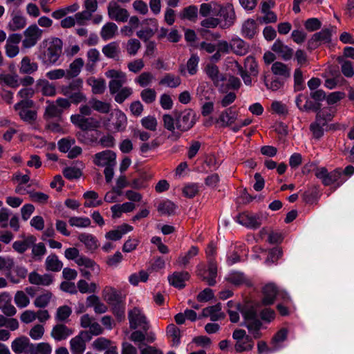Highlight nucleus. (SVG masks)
Returning a JSON list of instances; mask_svg holds the SVG:
<instances>
[{
    "mask_svg": "<svg viewBox=\"0 0 354 354\" xmlns=\"http://www.w3.org/2000/svg\"><path fill=\"white\" fill-rule=\"evenodd\" d=\"M216 14L221 21L220 28H228L236 21V14L232 4L220 5L216 3H204L200 6L199 15L203 17Z\"/></svg>",
    "mask_w": 354,
    "mask_h": 354,
    "instance_id": "nucleus-1",
    "label": "nucleus"
},
{
    "mask_svg": "<svg viewBox=\"0 0 354 354\" xmlns=\"http://www.w3.org/2000/svg\"><path fill=\"white\" fill-rule=\"evenodd\" d=\"M62 41L57 38L45 39L41 44V59L47 64H55L62 52Z\"/></svg>",
    "mask_w": 354,
    "mask_h": 354,
    "instance_id": "nucleus-2",
    "label": "nucleus"
},
{
    "mask_svg": "<svg viewBox=\"0 0 354 354\" xmlns=\"http://www.w3.org/2000/svg\"><path fill=\"white\" fill-rule=\"evenodd\" d=\"M314 174L324 186H330L334 189L342 186L347 180L342 176L340 168L328 171L326 167H317L314 170Z\"/></svg>",
    "mask_w": 354,
    "mask_h": 354,
    "instance_id": "nucleus-3",
    "label": "nucleus"
},
{
    "mask_svg": "<svg viewBox=\"0 0 354 354\" xmlns=\"http://www.w3.org/2000/svg\"><path fill=\"white\" fill-rule=\"evenodd\" d=\"M64 257L68 260H73L79 267H84L92 271L100 272V266L93 259L80 254L76 248H68L64 252Z\"/></svg>",
    "mask_w": 354,
    "mask_h": 354,
    "instance_id": "nucleus-4",
    "label": "nucleus"
},
{
    "mask_svg": "<svg viewBox=\"0 0 354 354\" xmlns=\"http://www.w3.org/2000/svg\"><path fill=\"white\" fill-rule=\"evenodd\" d=\"M235 340L234 349L237 353L251 351L254 347V341L243 329H236L232 333Z\"/></svg>",
    "mask_w": 354,
    "mask_h": 354,
    "instance_id": "nucleus-5",
    "label": "nucleus"
},
{
    "mask_svg": "<svg viewBox=\"0 0 354 354\" xmlns=\"http://www.w3.org/2000/svg\"><path fill=\"white\" fill-rule=\"evenodd\" d=\"M243 317L244 319V325L248 328L253 337L258 339L261 336L260 329L261 328V322L257 319L255 311L250 308L249 310L243 311Z\"/></svg>",
    "mask_w": 354,
    "mask_h": 354,
    "instance_id": "nucleus-6",
    "label": "nucleus"
},
{
    "mask_svg": "<svg viewBox=\"0 0 354 354\" xmlns=\"http://www.w3.org/2000/svg\"><path fill=\"white\" fill-rule=\"evenodd\" d=\"M106 129L114 132L124 131L127 125V118L120 109H114L110 114Z\"/></svg>",
    "mask_w": 354,
    "mask_h": 354,
    "instance_id": "nucleus-7",
    "label": "nucleus"
},
{
    "mask_svg": "<svg viewBox=\"0 0 354 354\" xmlns=\"http://www.w3.org/2000/svg\"><path fill=\"white\" fill-rule=\"evenodd\" d=\"M105 75L107 78L111 79L109 82V88L111 95L116 93L127 82L126 73L120 70H109L105 73Z\"/></svg>",
    "mask_w": 354,
    "mask_h": 354,
    "instance_id": "nucleus-8",
    "label": "nucleus"
},
{
    "mask_svg": "<svg viewBox=\"0 0 354 354\" xmlns=\"http://www.w3.org/2000/svg\"><path fill=\"white\" fill-rule=\"evenodd\" d=\"M130 328L136 329L140 328L144 330L149 329V324L142 310L138 307H134L128 313Z\"/></svg>",
    "mask_w": 354,
    "mask_h": 354,
    "instance_id": "nucleus-9",
    "label": "nucleus"
},
{
    "mask_svg": "<svg viewBox=\"0 0 354 354\" xmlns=\"http://www.w3.org/2000/svg\"><path fill=\"white\" fill-rule=\"evenodd\" d=\"M196 121L195 113L191 109H185L176 119V129L180 132L187 131L192 128Z\"/></svg>",
    "mask_w": 354,
    "mask_h": 354,
    "instance_id": "nucleus-10",
    "label": "nucleus"
},
{
    "mask_svg": "<svg viewBox=\"0 0 354 354\" xmlns=\"http://www.w3.org/2000/svg\"><path fill=\"white\" fill-rule=\"evenodd\" d=\"M43 30L36 24L29 26L24 32L22 46L25 48L33 47L41 37Z\"/></svg>",
    "mask_w": 354,
    "mask_h": 354,
    "instance_id": "nucleus-11",
    "label": "nucleus"
},
{
    "mask_svg": "<svg viewBox=\"0 0 354 354\" xmlns=\"http://www.w3.org/2000/svg\"><path fill=\"white\" fill-rule=\"evenodd\" d=\"M71 122L83 131H93L100 127V122L94 118H85L80 114L71 116Z\"/></svg>",
    "mask_w": 354,
    "mask_h": 354,
    "instance_id": "nucleus-12",
    "label": "nucleus"
},
{
    "mask_svg": "<svg viewBox=\"0 0 354 354\" xmlns=\"http://www.w3.org/2000/svg\"><path fill=\"white\" fill-rule=\"evenodd\" d=\"M93 162L95 165L101 167L115 166L116 153L111 150H104L96 153L93 156Z\"/></svg>",
    "mask_w": 354,
    "mask_h": 354,
    "instance_id": "nucleus-13",
    "label": "nucleus"
},
{
    "mask_svg": "<svg viewBox=\"0 0 354 354\" xmlns=\"http://www.w3.org/2000/svg\"><path fill=\"white\" fill-rule=\"evenodd\" d=\"M32 104V100H21L15 105V109L18 112L21 119L25 122H31L37 118V113L29 109Z\"/></svg>",
    "mask_w": 354,
    "mask_h": 354,
    "instance_id": "nucleus-14",
    "label": "nucleus"
},
{
    "mask_svg": "<svg viewBox=\"0 0 354 354\" xmlns=\"http://www.w3.org/2000/svg\"><path fill=\"white\" fill-rule=\"evenodd\" d=\"M205 72L208 77L213 82L214 86L219 87V91L224 93L225 88L223 84L226 80V77L225 75L220 73L218 67L214 64H208L205 68Z\"/></svg>",
    "mask_w": 354,
    "mask_h": 354,
    "instance_id": "nucleus-15",
    "label": "nucleus"
},
{
    "mask_svg": "<svg viewBox=\"0 0 354 354\" xmlns=\"http://www.w3.org/2000/svg\"><path fill=\"white\" fill-rule=\"evenodd\" d=\"M107 12L111 19L120 22H126L129 16L128 11L115 1L109 3Z\"/></svg>",
    "mask_w": 354,
    "mask_h": 354,
    "instance_id": "nucleus-16",
    "label": "nucleus"
},
{
    "mask_svg": "<svg viewBox=\"0 0 354 354\" xmlns=\"http://www.w3.org/2000/svg\"><path fill=\"white\" fill-rule=\"evenodd\" d=\"M32 344L27 337L21 336L13 340L11 348L17 354H31Z\"/></svg>",
    "mask_w": 354,
    "mask_h": 354,
    "instance_id": "nucleus-17",
    "label": "nucleus"
},
{
    "mask_svg": "<svg viewBox=\"0 0 354 354\" xmlns=\"http://www.w3.org/2000/svg\"><path fill=\"white\" fill-rule=\"evenodd\" d=\"M263 297L262 299V303L264 305H270L273 304L274 299L277 295H282V297L285 300H288L289 297L286 293H281L277 288L274 284L268 283L263 289Z\"/></svg>",
    "mask_w": 354,
    "mask_h": 354,
    "instance_id": "nucleus-18",
    "label": "nucleus"
},
{
    "mask_svg": "<svg viewBox=\"0 0 354 354\" xmlns=\"http://www.w3.org/2000/svg\"><path fill=\"white\" fill-rule=\"evenodd\" d=\"M21 40V36L19 34L13 33L9 35L5 46L6 54L10 57H16L19 53L18 44Z\"/></svg>",
    "mask_w": 354,
    "mask_h": 354,
    "instance_id": "nucleus-19",
    "label": "nucleus"
},
{
    "mask_svg": "<svg viewBox=\"0 0 354 354\" xmlns=\"http://www.w3.org/2000/svg\"><path fill=\"white\" fill-rule=\"evenodd\" d=\"M133 230V226L127 223H122L117 226L115 229L107 232L104 237L106 240L117 241L120 240L124 234L131 232Z\"/></svg>",
    "mask_w": 354,
    "mask_h": 354,
    "instance_id": "nucleus-20",
    "label": "nucleus"
},
{
    "mask_svg": "<svg viewBox=\"0 0 354 354\" xmlns=\"http://www.w3.org/2000/svg\"><path fill=\"white\" fill-rule=\"evenodd\" d=\"M227 306L230 319L233 323L239 322L240 313L243 315V310H249V309H250V307L248 306L241 305L232 300L227 302Z\"/></svg>",
    "mask_w": 354,
    "mask_h": 354,
    "instance_id": "nucleus-21",
    "label": "nucleus"
},
{
    "mask_svg": "<svg viewBox=\"0 0 354 354\" xmlns=\"http://www.w3.org/2000/svg\"><path fill=\"white\" fill-rule=\"evenodd\" d=\"M237 117L238 113L232 107L227 108L220 113L216 122L222 127H230L235 122Z\"/></svg>",
    "mask_w": 354,
    "mask_h": 354,
    "instance_id": "nucleus-22",
    "label": "nucleus"
},
{
    "mask_svg": "<svg viewBox=\"0 0 354 354\" xmlns=\"http://www.w3.org/2000/svg\"><path fill=\"white\" fill-rule=\"evenodd\" d=\"M198 274L203 280L207 281L209 286H214L216 283V277L217 276V266L216 263L209 260L207 270H199Z\"/></svg>",
    "mask_w": 354,
    "mask_h": 354,
    "instance_id": "nucleus-23",
    "label": "nucleus"
},
{
    "mask_svg": "<svg viewBox=\"0 0 354 354\" xmlns=\"http://www.w3.org/2000/svg\"><path fill=\"white\" fill-rule=\"evenodd\" d=\"M11 301L12 297L8 292L0 294V310L8 317L14 316L17 313V310Z\"/></svg>",
    "mask_w": 354,
    "mask_h": 354,
    "instance_id": "nucleus-24",
    "label": "nucleus"
},
{
    "mask_svg": "<svg viewBox=\"0 0 354 354\" xmlns=\"http://www.w3.org/2000/svg\"><path fill=\"white\" fill-rule=\"evenodd\" d=\"M74 333L73 329L63 324H58L53 326L50 335L57 342L67 339Z\"/></svg>",
    "mask_w": 354,
    "mask_h": 354,
    "instance_id": "nucleus-25",
    "label": "nucleus"
},
{
    "mask_svg": "<svg viewBox=\"0 0 354 354\" xmlns=\"http://www.w3.org/2000/svg\"><path fill=\"white\" fill-rule=\"evenodd\" d=\"M28 281L32 285L48 286L53 282V277L50 274H40L32 271L28 275Z\"/></svg>",
    "mask_w": 354,
    "mask_h": 354,
    "instance_id": "nucleus-26",
    "label": "nucleus"
},
{
    "mask_svg": "<svg viewBox=\"0 0 354 354\" xmlns=\"http://www.w3.org/2000/svg\"><path fill=\"white\" fill-rule=\"evenodd\" d=\"M77 239L79 241L81 242L90 252L95 251L100 245V243L97 237L91 233H80Z\"/></svg>",
    "mask_w": 354,
    "mask_h": 354,
    "instance_id": "nucleus-27",
    "label": "nucleus"
},
{
    "mask_svg": "<svg viewBox=\"0 0 354 354\" xmlns=\"http://www.w3.org/2000/svg\"><path fill=\"white\" fill-rule=\"evenodd\" d=\"M331 32L328 29H324L314 34L308 41V46L310 48H317L321 43H328L330 41Z\"/></svg>",
    "mask_w": 354,
    "mask_h": 354,
    "instance_id": "nucleus-28",
    "label": "nucleus"
},
{
    "mask_svg": "<svg viewBox=\"0 0 354 354\" xmlns=\"http://www.w3.org/2000/svg\"><path fill=\"white\" fill-rule=\"evenodd\" d=\"M27 24L26 18L20 12H13L7 28L11 31L23 29Z\"/></svg>",
    "mask_w": 354,
    "mask_h": 354,
    "instance_id": "nucleus-29",
    "label": "nucleus"
},
{
    "mask_svg": "<svg viewBox=\"0 0 354 354\" xmlns=\"http://www.w3.org/2000/svg\"><path fill=\"white\" fill-rule=\"evenodd\" d=\"M86 334L87 332H81L70 340V349L72 354L84 353L86 350V342L84 340L83 335Z\"/></svg>",
    "mask_w": 354,
    "mask_h": 354,
    "instance_id": "nucleus-30",
    "label": "nucleus"
},
{
    "mask_svg": "<svg viewBox=\"0 0 354 354\" xmlns=\"http://www.w3.org/2000/svg\"><path fill=\"white\" fill-rule=\"evenodd\" d=\"M237 222L242 225L250 228H257L260 226L261 222L258 217L248 212H243L237 216Z\"/></svg>",
    "mask_w": 354,
    "mask_h": 354,
    "instance_id": "nucleus-31",
    "label": "nucleus"
},
{
    "mask_svg": "<svg viewBox=\"0 0 354 354\" xmlns=\"http://www.w3.org/2000/svg\"><path fill=\"white\" fill-rule=\"evenodd\" d=\"M272 50L286 61L290 59L294 53L291 48L285 45L280 40L275 41L272 46Z\"/></svg>",
    "mask_w": 354,
    "mask_h": 354,
    "instance_id": "nucleus-32",
    "label": "nucleus"
},
{
    "mask_svg": "<svg viewBox=\"0 0 354 354\" xmlns=\"http://www.w3.org/2000/svg\"><path fill=\"white\" fill-rule=\"evenodd\" d=\"M146 24L150 25L151 28H145L137 32V36L144 41H148L158 30V22L155 19H147Z\"/></svg>",
    "mask_w": 354,
    "mask_h": 354,
    "instance_id": "nucleus-33",
    "label": "nucleus"
},
{
    "mask_svg": "<svg viewBox=\"0 0 354 354\" xmlns=\"http://www.w3.org/2000/svg\"><path fill=\"white\" fill-rule=\"evenodd\" d=\"M189 279V274L187 272H175L168 277V281L170 285L183 288L185 286V281Z\"/></svg>",
    "mask_w": 354,
    "mask_h": 354,
    "instance_id": "nucleus-34",
    "label": "nucleus"
},
{
    "mask_svg": "<svg viewBox=\"0 0 354 354\" xmlns=\"http://www.w3.org/2000/svg\"><path fill=\"white\" fill-rule=\"evenodd\" d=\"M136 209V205L131 202H125L122 204H116L111 207V211L113 218H118L122 216L123 213L133 212Z\"/></svg>",
    "mask_w": 354,
    "mask_h": 354,
    "instance_id": "nucleus-35",
    "label": "nucleus"
},
{
    "mask_svg": "<svg viewBox=\"0 0 354 354\" xmlns=\"http://www.w3.org/2000/svg\"><path fill=\"white\" fill-rule=\"evenodd\" d=\"M257 32L258 25L254 19H248L243 23L241 27V34L244 37L252 39Z\"/></svg>",
    "mask_w": 354,
    "mask_h": 354,
    "instance_id": "nucleus-36",
    "label": "nucleus"
},
{
    "mask_svg": "<svg viewBox=\"0 0 354 354\" xmlns=\"http://www.w3.org/2000/svg\"><path fill=\"white\" fill-rule=\"evenodd\" d=\"M221 305L217 304L212 306H209L203 310L202 316L209 317L212 321H217L223 319L225 315L221 310Z\"/></svg>",
    "mask_w": 354,
    "mask_h": 354,
    "instance_id": "nucleus-37",
    "label": "nucleus"
},
{
    "mask_svg": "<svg viewBox=\"0 0 354 354\" xmlns=\"http://www.w3.org/2000/svg\"><path fill=\"white\" fill-rule=\"evenodd\" d=\"M88 307H93L95 313L102 314L107 311V306L101 301L99 297L95 295L88 296L86 298Z\"/></svg>",
    "mask_w": 354,
    "mask_h": 354,
    "instance_id": "nucleus-38",
    "label": "nucleus"
},
{
    "mask_svg": "<svg viewBox=\"0 0 354 354\" xmlns=\"http://www.w3.org/2000/svg\"><path fill=\"white\" fill-rule=\"evenodd\" d=\"M271 71L274 75L279 76L283 80L290 77V68L281 62L273 63L271 66Z\"/></svg>",
    "mask_w": 354,
    "mask_h": 354,
    "instance_id": "nucleus-39",
    "label": "nucleus"
},
{
    "mask_svg": "<svg viewBox=\"0 0 354 354\" xmlns=\"http://www.w3.org/2000/svg\"><path fill=\"white\" fill-rule=\"evenodd\" d=\"M62 267L63 263L55 254H50L46 257L45 261L46 270L59 272L62 270Z\"/></svg>",
    "mask_w": 354,
    "mask_h": 354,
    "instance_id": "nucleus-40",
    "label": "nucleus"
},
{
    "mask_svg": "<svg viewBox=\"0 0 354 354\" xmlns=\"http://www.w3.org/2000/svg\"><path fill=\"white\" fill-rule=\"evenodd\" d=\"M198 247L192 246L187 252L181 254L178 257L176 263L180 267H186L189 263L190 260L198 255Z\"/></svg>",
    "mask_w": 354,
    "mask_h": 354,
    "instance_id": "nucleus-41",
    "label": "nucleus"
},
{
    "mask_svg": "<svg viewBox=\"0 0 354 354\" xmlns=\"http://www.w3.org/2000/svg\"><path fill=\"white\" fill-rule=\"evenodd\" d=\"M36 238L34 236H29L23 241H16L12 244L13 249L18 253L25 252L35 242Z\"/></svg>",
    "mask_w": 354,
    "mask_h": 354,
    "instance_id": "nucleus-42",
    "label": "nucleus"
},
{
    "mask_svg": "<svg viewBox=\"0 0 354 354\" xmlns=\"http://www.w3.org/2000/svg\"><path fill=\"white\" fill-rule=\"evenodd\" d=\"M230 46L232 51L239 55L246 54L248 49V46L246 43L238 37L232 39L230 41Z\"/></svg>",
    "mask_w": 354,
    "mask_h": 354,
    "instance_id": "nucleus-43",
    "label": "nucleus"
},
{
    "mask_svg": "<svg viewBox=\"0 0 354 354\" xmlns=\"http://www.w3.org/2000/svg\"><path fill=\"white\" fill-rule=\"evenodd\" d=\"M118 28L113 22H107L100 30V36L104 40H109L113 38L117 33Z\"/></svg>",
    "mask_w": 354,
    "mask_h": 354,
    "instance_id": "nucleus-44",
    "label": "nucleus"
},
{
    "mask_svg": "<svg viewBox=\"0 0 354 354\" xmlns=\"http://www.w3.org/2000/svg\"><path fill=\"white\" fill-rule=\"evenodd\" d=\"M38 69V64L32 62L30 59L26 56L24 57L21 62V66L19 68V71L22 74H32L37 71Z\"/></svg>",
    "mask_w": 354,
    "mask_h": 354,
    "instance_id": "nucleus-45",
    "label": "nucleus"
},
{
    "mask_svg": "<svg viewBox=\"0 0 354 354\" xmlns=\"http://www.w3.org/2000/svg\"><path fill=\"white\" fill-rule=\"evenodd\" d=\"M181 83V79L179 76L171 73H167L163 76L159 82V84L169 88H176Z\"/></svg>",
    "mask_w": 354,
    "mask_h": 354,
    "instance_id": "nucleus-46",
    "label": "nucleus"
},
{
    "mask_svg": "<svg viewBox=\"0 0 354 354\" xmlns=\"http://www.w3.org/2000/svg\"><path fill=\"white\" fill-rule=\"evenodd\" d=\"M87 84L91 86L94 94H102L106 88V82L103 79L91 77L87 80Z\"/></svg>",
    "mask_w": 354,
    "mask_h": 354,
    "instance_id": "nucleus-47",
    "label": "nucleus"
},
{
    "mask_svg": "<svg viewBox=\"0 0 354 354\" xmlns=\"http://www.w3.org/2000/svg\"><path fill=\"white\" fill-rule=\"evenodd\" d=\"M83 196L86 200L84 203L86 207H95L102 204V201L98 200V194L94 191H88Z\"/></svg>",
    "mask_w": 354,
    "mask_h": 354,
    "instance_id": "nucleus-48",
    "label": "nucleus"
},
{
    "mask_svg": "<svg viewBox=\"0 0 354 354\" xmlns=\"http://www.w3.org/2000/svg\"><path fill=\"white\" fill-rule=\"evenodd\" d=\"M68 223L71 227L87 228L91 227V221L86 216H71L68 219Z\"/></svg>",
    "mask_w": 354,
    "mask_h": 354,
    "instance_id": "nucleus-49",
    "label": "nucleus"
},
{
    "mask_svg": "<svg viewBox=\"0 0 354 354\" xmlns=\"http://www.w3.org/2000/svg\"><path fill=\"white\" fill-rule=\"evenodd\" d=\"M199 10L196 6H189L185 8L180 14L183 19H187L192 22H196L198 18Z\"/></svg>",
    "mask_w": 354,
    "mask_h": 354,
    "instance_id": "nucleus-50",
    "label": "nucleus"
},
{
    "mask_svg": "<svg viewBox=\"0 0 354 354\" xmlns=\"http://www.w3.org/2000/svg\"><path fill=\"white\" fill-rule=\"evenodd\" d=\"M37 86L41 88L42 94L46 96H54L56 94L55 86L48 81L44 79H39L37 81Z\"/></svg>",
    "mask_w": 354,
    "mask_h": 354,
    "instance_id": "nucleus-51",
    "label": "nucleus"
},
{
    "mask_svg": "<svg viewBox=\"0 0 354 354\" xmlns=\"http://www.w3.org/2000/svg\"><path fill=\"white\" fill-rule=\"evenodd\" d=\"M48 105L46 107L44 118L46 120H49L54 118H60L62 110L57 107V106L53 102H47Z\"/></svg>",
    "mask_w": 354,
    "mask_h": 354,
    "instance_id": "nucleus-52",
    "label": "nucleus"
},
{
    "mask_svg": "<svg viewBox=\"0 0 354 354\" xmlns=\"http://www.w3.org/2000/svg\"><path fill=\"white\" fill-rule=\"evenodd\" d=\"M162 121L164 127L173 133L172 137H175L176 140L178 139L180 137V133L175 132L176 120L173 117L169 114H165L162 116Z\"/></svg>",
    "mask_w": 354,
    "mask_h": 354,
    "instance_id": "nucleus-53",
    "label": "nucleus"
},
{
    "mask_svg": "<svg viewBox=\"0 0 354 354\" xmlns=\"http://www.w3.org/2000/svg\"><path fill=\"white\" fill-rule=\"evenodd\" d=\"M84 65L82 58L75 59L69 66V69L66 72L68 78L76 77L79 75Z\"/></svg>",
    "mask_w": 354,
    "mask_h": 354,
    "instance_id": "nucleus-54",
    "label": "nucleus"
},
{
    "mask_svg": "<svg viewBox=\"0 0 354 354\" xmlns=\"http://www.w3.org/2000/svg\"><path fill=\"white\" fill-rule=\"evenodd\" d=\"M53 294L50 291L45 290L36 297L34 300V305L37 308H45L50 303Z\"/></svg>",
    "mask_w": 354,
    "mask_h": 354,
    "instance_id": "nucleus-55",
    "label": "nucleus"
},
{
    "mask_svg": "<svg viewBox=\"0 0 354 354\" xmlns=\"http://www.w3.org/2000/svg\"><path fill=\"white\" fill-rule=\"evenodd\" d=\"M149 279V273L142 270L138 272H134L129 275V282L134 286L138 285L140 282H147Z\"/></svg>",
    "mask_w": 354,
    "mask_h": 354,
    "instance_id": "nucleus-56",
    "label": "nucleus"
},
{
    "mask_svg": "<svg viewBox=\"0 0 354 354\" xmlns=\"http://www.w3.org/2000/svg\"><path fill=\"white\" fill-rule=\"evenodd\" d=\"M167 333L169 337L171 339L173 346H178L180 344V330L176 325L174 324L168 325Z\"/></svg>",
    "mask_w": 354,
    "mask_h": 354,
    "instance_id": "nucleus-57",
    "label": "nucleus"
},
{
    "mask_svg": "<svg viewBox=\"0 0 354 354\" xmlns=\"http://www.w3.org/2000/svg\"><path fill=\"white\" fill-rule=\"evenodd\" d=\"M89 104L93 109L101 113H108L111 110V104L109 103L95 98L89 101Z\"/></svg>",
    "mask_w": 354,
    "mask_h": 354,
    "instance_id": "nucleus-58",
    "label": "nucleus"
},
{
    "mask_svg": "<svg viewBox=\"0 0 354 354\" xmlns=\"http://www.w3.org/2000/svg\"><path fill=\"white\" fill-rule=\"evenodd\" d=\"M14 301L16 306L19 308H24L30 304V299L24 290L16 292Z\"/></svg>",
    "mask_w": 354,
    "mask_h": 354,
    "instance_id": "nucleus-59",
    "label": "nucleus"
},
{
    "mask_svg": "<svg viewBox=\"0 0 354 354\" xmlns=\"http://www.w3.org/2000/svg\"><path fill=\"white\" fill-rule=\"evenodd\" d=\"M46 253V248L43 243L32 245V257L35 261H41Z\"/></svg>",
    "mask_w": 354,
    "mask_h": 354,
    "instance_id": "nucleus-60",
    "label": "nucleus"
},
{
    "mask_svg": "<svg viewBox=\"0 0 354 354\" xmlns=\"http://www.w3.org/2000/svg\"><path fill=\"white\" fill-rule=\"evenodd\" d=\"M326 126V123L318 121V120L316 119L315 121L310 126V129L313 133V138L315 139H319L322 137L324 135V127Z\"/></svg>",
    "mask_w": 354,
    "mask_h": 354,
    "instance_id": "nucleus-61",
    "label": "nucleus"
},
{
    "mask_svg": "<svg viewBox=\"0 0 354 354\" xmlns=\"http://www.w3.org/2000/svg\"><path fill=\"white\" fill-rule=\"evenodd\" d=\"M287 335L288 331L285 328L281 329L274 335L272 339L273 350H277L281 348V343L283 342L287 338Z\"/></svg>",
    "mask_w": 354,
    "mask_h": 354,
    "instance_id": "nucleus-62",
    "label": "nucleus"
},
{
    "mask_svg": "<svg viewBox=\"0 0 354 354\" xmlns=\"http://www.w3.org/2000/svg\"><path fill=\"white\" fill-rule=\"evenodd\" d=\"M244 67L245 71L253 76H257L259 73L258 64L253 57H247L245 59Z\"/></svg>",
    "mask_w": 354,
    "mask_h": 354,
    "instance_id": "nucleus-63",
    "label": "nucleus"
},
{
    "mask_svg": "<svg viewBox=\"0 0 354 354\" xmlns=\"http://www.w3.org/2000/svg\"><path fill=\"white\" fill-rule=\"evenodd\" d=\"M32 353L31 354H51L52 346L49 343L41 342L36 344H32Z\"/></svg>",
    "mask_w": 354,
    "mask_h": 354,
    "instance_id": "nucleus-64",
    "label": "nucleus"
}]
</instances>
